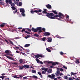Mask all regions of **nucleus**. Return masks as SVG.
<instances>
[{
  "label": "nucleus",
  "mask_w": 80,
  "mask_h": 80,
  "mask_svg": "<svg viewBox=\"0 0 80 80\" xmlns=\"http://www.w3.org/2000/svg\"><path fill=\"white\" fill-rule=\"evenodd\" d=\"M46 15L47 17H48L49 18H50V19H55V17H59V18H56V19L60 20L62 18H64V15H63V14L60 12L59 13L58 15L57 14L55 15H54V14L53 13H48Z\"/></svg>",
  "instance_id": "1"
},
{
  "label": "nucleus",
  "mask_w": 80,
  "mask_h": 80,
  "mask_svg": "<svg viewBox=\"0 0 80 80\" xmlns=\"http://www.w3.org/2000/svg\"><path fill=\"white\" fill-rule=\"evenodd\" d=\"M31 30L34 32H38V33H42V28L41 27H39L37 28L36 29L34 28H32L31 29Z\"/></svg>",
  "instance_id": "2"
},
{
  "label": "nucleus",
  "mask_w": 80,
  "mask_h": 80,
  "mask_svg": "<svg viewBox=\"0 0 80 80\" xmlns=\"http://www.w3.org/2000/svg\"><path fill=\"white\" fill-rule=\"evenodd\" d=\"M48 63L49 64L50 63H52V65H53L50 66V68H53V66L56 65H58V64H59V63L58 62H53L52 61H48Z\"/></svg>",
  "instance_id": "3"
},
{
  "label": "nucleus",
  "mask_w": 80,
  "mask_h": 80,
  "mask_svg": "<svg viewBox=\"0 0 80 80\" xmlns=\"http://www.w3.org/2000/svg\"><path fill=\"white\" fill-rule=\"evenodd\" d=\"M7 4H10L12 7H14L15 4L12 2V0H6Z\"/></svg>",
  "instance_id": "4"
},
{
  "label": "nucleus",
  "mask_w": 80,
  "mask_h": 80,
  "mask_svg": "<svg viewBox=\"0 0 80 80\" xmlns=\"http://www.w3.org/2000/svg\"><path fill=\"white\" fill-rule=\"evenodd\" d=\"M51 75H48V77L49 78H51L52 80H53V79L55 80V75L53 74H51Z\"/></svg>",
  "instance_id": "5"
},
{
  "label": "nucleus",
  "mask_w": 80,
  "mask_h": 80,
  "mask_svg": "<svg viewBox=\"0 0 80 80\" xmlns=\"http://www.w3.org/2000/svg\"><path fill=\"white\" fill-rule=\"evenodd\" d=\"M34 56H35L36 58H39V57H44V56L43 55H41L40 54H38L37 55H34Z\"/></svg>",
  "instance_id": "6"
},
{
  "label": "nucleus",
  "mask_w": 80,
  "mask_h": 80,
  "mask_svg": "<svg viewBox=\"0 0 80 80\" xmlns=\"http://www.w3.org/2000/svg\"><path fill=\"white\" fill-rule=\"evenodd\" d=\"M43 34L44 36H49V35H50V33L48 32H45Z\"/></svg>",
  "instance_id": "7"
},
{
  "label": "nucleus",
  "mask_w": 80,
  "mask_h": 80,
  "mask_svg": "<svg viewBox=\"0 0 80 80\" xmlns=\"http://www.w3.org/2000/svg\"><path fill=\"white\" fill-rule=\"evenodd\" d=\"M46 7L48 9H52V6L50 4H48L46 5Z\"/></svg>",
  "instance_id": "8"
},
{
  "label": "nucleus",
  "mask_w": 80,
  "mask_h": 80,
  "mask_svg": "<svg viewBox=\"0 0 80 80\" xmlns=\"http://www.w3.org/2000/svg\"><path fill=\"white\" fill-rule=\"evenodd\" d=\"M35 13H39L40 12V13H41L42 12V10L41 9H39V10H36V11H35Z\"/></svg>",
  "instance_id": "9"
},
{
  "label": "nucleus",
  "mask_w": 80,
  "mask_h": 80,
  "mask_svg": "<svg viewBox=\"0 0 80 80\" xmlns=\"http://www.w3.org/2000/svg\"><path fill=\"white\" fill-rule=\"evenodd\" d=\"M48 42H49V43H51L52 42V38H48Z\"/></svg>",
  "instance_id": "10"
},
{
  "label": "nucleus",
  "mask_w": 80,
  "mask_h": 80,
  "mask_svg": "<svg viewBox=\"0 0 80 80\" xmlns=\"http://www.w3.org/2000/svg\"><path fill=\"white\" fill-rule=\"evenodd\" d=\"M43 11H42L43 13L44 14H46L47 15V9H43Z\"/></svg>",
  "instance_id": "11"
},
{
  "label": "nucleus",
  "mask_w": 80,
  "mask_h": 80,
  "mask_svg": "<svg viewBox=\"0 0 80 80\" xmlns=\"http://www.w3.org/2000/svg\"><path fill=\"white\" fill-rule=\"evenodd\" d=\"M7 58H9V59H10V60H14V58H13L12 57H10L9 56H8L7 57Z\"/></svg>",
  "instance_id": "12"
},
{
  "label": "nucleus",
  "mask_w": 80,
  "mask_h": 80,
  "mask_svg": "<svg viewBox=\"0 0 80 80\" xmlns=\"http://www.w3.org/2000/svg\"><path fill=\"white\" fill-rule=\"evenodd\" d=\"M20 12H22V13H25V10L23 9H20Z\"/></svg>",
  "instance_id": "13"
},
{
  "label": "nucleus",
  "mask_w": 80,
  "mask_h": 80,
  "mask_svg": "<svg viewBox=\"0 0 80 80\" xmlns=\"http://www.w3.org/2000/svg\"><path fill=\"white\" fill-rule=\"evenodd\" d=\"M57 76H58V75L60 74V71L58 70L57 71V73H55Z\"/></svg>",
  "instance_id": "14"
},
{
  "label": "nucleus",
  "mask_w": 80,
  "mask_h": 80,
  "mask_svg": "<svg viewBox=\"0 0 80 80\" xmlns=\"http://www.w3.org/2000/svg\"><path fill=\"white\" fill-rule=\"evenodd\" d=\"M32 77L33 78H34L35 79H38V78L35 75L32 76Z\"/></svg>",
  "instance_id": "15"
},
{
  "label": "nucleus",
  "mask_w": 80,
  "mask_h": 80,
  "mask_svg": "<svg viewBox=\"0 0 80 80\" xmlns=\"http://www.w3.org/2000/svg\"><path fill=\"white\" fill-rule=\"evenodd\" d=\"M55 47V46H53L52 47H50V48L51 49V50H56V48H53Z\"/></svg>",
  "instance_id": "16"
},
{
  "label": "nucleus",
  "mask_w": 80,
  "mask_h": 80,
  "mask_svg": "<svg viewBox=\"0 0 80 80\" xmlns=\"http://www.w3.org/2000/svg\"><path fill=\"white\" fill-rule=\"evenodd\" d=\"M56 37H57V38H60L61 39V38H64V37H62V38H61V37L59 36L58 35H57L56 36Z\"/></svg>",
  "instance_id": "17"
},
{
  "label": "nucleus",
  "mask_w": 80,
  "mask_h": 80,
  "mask_svg": "<svg viewBox=\"0 0 80 80\" xmlns=\"http://www.w3.org/2000/svg\"><path fill=\"white\" fill-rule=\"evenodd\" d=\"M76 74H77V73L76 72H71V75H76Z\"/></svg>",
  "instance_id": "18"
},
{
  "label": "nucleus",
  "mask_w": 80,
  "mask_h": 80,
  "mask_svg": "<svg viewBox=\"0 0 80 80\" xmlns=\"http://www.w3.org/2000/svg\"><path fill=\"white\" fill-rule=\"evenodd\" d=\"M5 23H3L2 24H1L0 25V27H2V28H3L4 26H5Z\"/></svg>",
  "instance_id": "19"
},
{
  "label": "nucleus",
  "mask_w": 80,
  "mask_h": 80,
  "mask_svg": "<svg viewBox=\"0 0 80 80\" xmlns=\"http://www.w3.org/2000/svg\"><path fill=\"white\" fill-rule=\"evenodd\" d=\"M35 11H36V10L34 11L33 10H32L31 11V13L32 14H33V13H34L35 12Z\"/></svg>",
  "instance_id": "20"
},
{
  "label": "nucleus",
  "mask_w": 80,
  "mask_h": 80,
  "mask_svg": "<svg viewBox=\"0 0 80 80\" xmlns=\"http://www.w3.org/2000/svg\"><path fill=\"white\" fill-rule=\"evenodd\" d=\"M48 73H52V70L51 69H49L48 70Z\"/></svg>",
  "instance_id": "21"
},
{
  "label": "nucleus",
  "mask_w": 80,
  "mask_h": 80,
  "mask_svg": "<svg viewBox=\"0 0 80 80\" xmlns=\"http://www.w3.org/2000/svg\"><path fill=\"white\" fill-rule=\"evenodd\" d=\"M30 45V44H25L24 46V47H29Z\"/></svg>",
  "instance_id": "22"
},
{
  "label": "nucleus",
  "mask_w": 80,
  "mask_h": 80,
  "mask_svg": "<svg viewBox=\"0 0 80 80\" xmlns=\"http://www.w3.org/2000/svg\"><path fill=\"white\" fill-rule=\"evenodd\" d=\"M32 72L33 73H36V70H32Z\"/></svg>",
  "instance_id": "23"
},
{
  "label": "nucleus",
  "mask_w": 80,
  "mask_h": 80,
  "mask_svg": "<svg viewBox=\"0 0 80 80\" xmlns=\"http://www.w3.org/2000/svg\"><path fill=\"white\" fill-rule=\"evenodd\" d=\"M46 50L49 52H51V50L48 48H46Z\"/></svg>",
  "instance_id": "24"
},
{
  "label": "nucleus",
  "mask_w": 80,
  "mask_h": 80,
  "mask_svg": "<svg viewBox=\"0 0 80 80\" xmlns=\"http://www.w3.org/2000/svg\"><path fill=\"white\" fill-rule=\"evenodd\" d=\"M11 8L13 10H15L16 9V8L14 6H12L11 7Z\"/></svg>",
  "instance_id": "25"
},
{
  "label": "nucleus",
  "mask_w": 80,
  "mask_h": 80,
  "mask_svg": "<svg viewBox=\"0 0 80 80\" xmlns=\"http://www.w3.org/2000/svg\"><path fill=\"white\" fill-rule=\"evenodd\" d=\"M63 78L65 80H68V76H65L63 77Z\"/></svg>",
  "instance_id": "26"
},
{
  "label": "nucleus",
  "mask_w": 80,
  "mask_h": 80,
  "mask_svg": "<svg viewBox=\"0 0 80 80\" xmlns=\"http://www.w3.org/2000/svg\"><path fill=\"white\" fill-rule=\"evenodd\" d=\"M9 43L12 45H14L13 43V42L11 40L9 41Z\"/></svg>",
  "instance_id": "27"
},
{
  "label": "nucleus",
  "mask_w": 80,
  "mask_h": 80,
  "mask_svg": "<svg viewBox=\"0 0 80 80\" xmlns=\"http://www.w3.org/2000/svg\"><path fill=\"white\" fill-rule=\"evenodd\" d=\"M13 0L14 1V3H15V4H16L17 5V4H18V2H17L15 0Z\"/></svg>",
  "instance_id": "28"
},
{
  "label": "nucleus",
  "mask_w": 80,
  "mask_h": 80,
  "mask_svg": "<svg viewBox=\"0 0 80 80\" xmlns=\"http://www.w3.org/2000/svg\"><path fill=\"white\" fill-rule=\"evenodd\" d=\"M52 12L54 13V14H58V12L55 11H53Z\"/></svg>",
  "instance_id": "29"
},
{
  "label": "nucleus",
  "mask_w": 80,
  "mask_h": 80,
  "mask_svg": "<svg viewBox=\"0 0 80 80\" xmlns=\"http://www.w3.org/2000/svg\"><path fill=\"white\" fill-rule=\"evenodd\" d=\"M29 37H30V36L29 35H27V36H26V37H25V38H26V39H27V38H29Z\"/></svg>",
  "instance_id": "30"
},
{
  "label": "nucleus",
  "mask_w": 80,
  "mask_h": 80,
  "mask_svg": "<svg viewBox=\"0 0 80 80\" xmlns=\"http://www.w3.org/2000/svg\"><path fill=\"white\" fill-rule=\"evenodd\" d=\"M25 32L26 33H27V34H29L30 35V33L29 32L27 31H26Z\"/></svg>",
  "instance_id": "31"
},
{
  "label": "nucleus",
  "mask_w": 80,
  "mask_h": 80,
  "mask_svg": "<svg viewBox=\"0 0 80 80\" xmlns=\"http://www.w3.org/2000/svg\"><path fill=\"white\" fill-rule=\"evenodd\" d=\"M36 60L37 62L38 63H39L40 62V60L37 58H36Z\"/></svg>",
  "instance_id": "32"
},
{
  "label": "nucleus",
  "mask_w": 80,
  "mask_h": 80,
  "mask_svg": "<svg viewBox=\"0 0 80 80\" xmlns=\"http://www.w3.org/2000/svg\"><path fill=\"white\" fill-rule=\"evenodd\" d=\"M19 70H23V68L22 67V66H19Z\"/></svg>",
  "instance_id": "33"
},
{
  "label": "nucleus",
  "mask_w": 80,
  "mask_h": 80,
  "mask_svg": "<svg viewBox=\"0 0 80 80\" xmlns=\"http://www.w3.org/2000/svg\"><path fill=\"white\" fill-rule=\"evenodd\" d=\"M5 53H10V52H9V50H6L5 51Z\"/></svg>",
  "instance_id": "34"
},
{
  "label": "nucleus",
  "mask_w": 80,
  "mask_h": 80,
  "mask_svg": "<svg viewBox=\"0 0 80 80\" xmlns=\"http://www.w3.org/2000/svg\"><path fill=\"white\" fill-rule=\"evenodd\" d=\"M5 41H6V42H7L8 45H9L10 44V43H9V42H8V40H7L6 39Z\"/></svg>",
  "instance_id": "35"
},
{
  "label": "nucleus",
  "mask_w": 80,
  "mask_h": 80,
  "mask_svg": "<svg viewBox=\"0 0 80 80\" xmlns=\"http://www.w3.org/2000/svg\"><path fill=\"white\" fill-rule=\"evenodd\" d=\"M14 78H19V77H18L16 75H15L14 76Z\"/></svg>",
  "instance_id": "36"
},
{
  "label": "nucleus",
  "mask_w": 80,
  "mask_h": 80,
  "mask_svg": "<svg viewBox=\"0 0 80 80\" xmlns=\"http://www.w3.org/2000/svg\"><path fill=\"white\" fill-rule=\"evenodd\" d=\"M0 78H2V79H3L4 78H5V76H0Z\"/></svg>",
  "instance_id": "37"
},
{
  "label": "nucleus",
  "mask_w": 80,
  "mask_h": 80,
  "mask_svg": "<svg viewBox=\"0 0 80 80\" xmlns=\"http://www.w3.org/2000/svg\"><path fill=\"white\" fill-rule=\"evenodd\" d=\"M19 62L20 63H23V60L22 59L19 60Z\"/></svg>",
  "instance_id": "38"
},
{
  "label": "nucleus",
  "mask_w": 80,
  "mask_h": 80,
  "mask_svg": "<svg viewBox=\"0 0 80 80\" xmlns=\"http://www.w3.org/2000/svg\"><path fill=\"white\" fill-rule=\"evenodd\" d=\"M25 68H29L30 67H29V65H25Z\"/></svg>",
  "instance_id": "39"
},
{
  "label": "nucleus",
  "mask_w": 80,
  "mask_h": 80,
  "mask_svg": "<svg viewBox=\"0 0 80 80\" xmlns=\"http://www.w3.org/2000/svg\"><path fill=\"white\" fill-rule=\"evenodd\" d=\"M34 36H35V37H39V35H38V34H35L34 35Z\"/></svg>",
  "instance_id": "40"
},
{
  "label": "nucleus",
  "mask_w": 80,
  "mask_h": 80,
  "mask_svg": "<svg viewBox=\"0 0 80 80\" xmlns=\"http://www.w3.org/2000/svg\"><path fill=\"white\" fill-rule=\"evenodd\" d=\"M26 29L29 32H31L32 31H31V29L29 28H27Z\"/></svg>",
  "instance_id": "41"
},
{
  "label": "nucleus",
  "mask_w": 80,
  "mask_h": 80,
  "mask_svg": "<svg viewBox=\"0 0 80 80\" xmlns=\"http://www.w3.org/2000/svg\"><path fill=\"white\" fill-rule=\"evenodd\" d=\"M45 40H46V38H42V40L43 41H45Z\"/></svg>",
  "instance_id": "42"
},
{
  "label": "nucleus",
  "mask_w": 80,
  "mask_h": 80,
  "mask_svg": "<svg viewBox=\"0 0 80 80\" xmlns=\"http://www.w3.org/2000/svg\"><path fill=\"white\" fill-rule=\"evenodd\" d=\"M42 75H44V74H45V73H46V72H45V71H42Z\"/></svg>",
  "instance_id": "43"
},
{
  "label": "nucleus",
  "mask_w": 80,
  "mask_h": 80,
  "mask_svg": "<svg viewBox=\"0 0 80 80\" xmlns=\"http://www.w3.org/2000/svg\"><path fill=\"white\" fill-rule=\"evenodd\" d=\"M63 67L64 68L66 69V70H67V67L66 66H63Z\"/></svg>",
  "instance_id": "44"
},
{
  "label": "nucleus",
  "mask_w": 80,
  "mask_h": 80,
  "mask_svg": "<svg viewBox=\"0 0 80 80\" xmlns=\"http://www.w3.org/2000/svg\"><path fill=\"white\" fill-rule=\"evenodd\" d=\"M60 53L61 54V55H64V53H63V52H60Z\"/></svg>",
  "instance_id": "45"
},
{
  "label": "nucleus",
  "mask_w": 80,
  "mask_h": 80,
  "mask_svg": "<svg viewBox=\"0 0 80 80\" xmlns=\"http://www.w3.org/2000/svg\"><path fill=\"white\" fill-rule=\"evenodd\" d=\"M69 80H74L73 79H72V77H69Z\"/></svg>",
  "instance_id": "46"
},
{
  "label": "nucleus",
  "mask_w": 80,
  "mask_h": 80,
  "mask_svg": "<svg viewBox=\"0 0 80 80\" xmlns=\"http://www.w3.org/2000/svg\"><path fill=\"white\" fill-rule=\"evenodd\" d=\"M38 73L39 75H42V73H41L40 72H38Z\"/></svg>",
  "instance_id": "47"
},
{
  "label": "nucleus",
  "mask_w": 80,
  "mask_h": 80,
  "mask_svg": "<svg viewBox=\"0 0 80 80\" xmlns=\"http://www.w3.org/2000/svg\"><path fill=\"white\" fill-rule=\"evenodd\" d=\"M76 62L77 63H79V59H78L76 60Z\"/></svg>",
  "instance_id": "48"
},
{
  "label": "nucleus",
  "mask_w": 80,
  "mask_h": 80,
  "mask_svg": "<svg viewBox=\"0 0 80 80\" xmlns=\"http://www.w3.org/2000/svg\"><path fill=\"white\" fill-rule=\"evenodd\" d=\"M47 70H48V68H45V69H44V71L45 72H47Z\"/></svg>",
  "instance_id": "49"
},
{
  "label": "nucleus",
  "mask_w": 80,
  "mask_h": 80,
  "mask_svg": "<svg viewBox=\"0 0 80 80\" xmlns=\"http://www.w3.org/2000/svg\"><path fill=\"white\" fill-rule=\"evenodd\" d=\"M25 29H23L22 30H21L22 32H25Z\"/></svg>",
  "instance_id": "50"
},
{
  "label": "nucleus",
  "mask_w": 80,
  "mask_h": 80,
  "mask_svg": "<svg viewBox=\"0 0 80 80\" xmlns=\"http://www.w3.org/2000/svg\"><path fill=\"white\" fill-rule=\"evenodd\" d=\"M22 2H19V6H22Z\"/></svg>",
  "instance_id": "51"
},
{
  "label": "nucleus",
  "mask_w": 80,
  "mask_h": 80,
  "mask_svg": "<svg viewBox=\"0 0 80 80\" xmlns=\"http://www.w3.org/2000/svg\"><path fill=\"white\" fill-rule=\"evenodd\" d=\"M42 30H43V31H44V32H45V28H43L42 29Z\"/></svg>",
  "instance_id": "52"
},
{
  "label": "nucleus",
  "mask_w": 80,
  "mask_h": 80,
  "mask_svg": "<svg viewBox=\"0 0 80 80\" xmlns=\"http://www.w3.org/2000/svg\"><path fill=\"white\" fill-rule=\"evenodd\" d=\"M40 62V63L41 64H42V65H43V62H42L40 61V62Z\"/></svg>",
  "instance_id": "53"
},
{
  "label": "nucleus",
  "mask_w": 80,
  "mask_h": 80,
  "mask_svg": "<svg viewBox=\"0 0 80 80\" xmlns=\"http://www.w3.org/2000/svg\"><path fill=\"white\" fill-rule=\"evenodd\" d=\"M27 77L25 76V77H23V79H25V80H26V79H27Z\"/></svg>",
  "instance_id": "54"
},
{
  "label": "nucleus",
  "mask_w": 80,
  "mask_h": 80,
  "mask_svg": "<svg viewBox=\"0 0 80 80\" xmlns=\"http://www.w3.org/2000/svg\"><path fill=\"white\" fill-rule=\"evenodd\" d=\"M19 38L18 37L15 38L14 39H15V40H17V39H18Z\"/></svg>",
  "instance_id": "55"
},
{
  "label": "nucleus",
  "mask_w": 80,
  "mask_h": 80,
  "mask_svg": "<svg viewBox=\"0 0 80 80\" xmlns=\"http://www.w3.org/2000/svg\"><path fill=\"white\" fill-rule=\"evenodd\" d=\"M45 68H41L42 70H45Z\"/></svg>",
  "instance_id": "56"
},
{
  "label": "nucleus",
  "mask_w": 80,
  "mask_h": 80,
  "mask_svg": "<svg viewBox=\"0 0 80 80\" xmlns=\"http://www.w3.org/2000/svg\"><path fill=\"white\" fill-rule=\"evenodd\" d=\"M60 71H61V72H63V69H62V68H61L60 69Z\"/></svg>",
  "instance_id": "57"
},
{
  "label": "nucleus",
  "mask_w": 80,
  "mask_h": 80,
  "mask_svg": "<svg viewBox=\"0 0 80 80\" xmlns=\"http://www.w3.org/2000/svg\"><path fill=\"white\" fill-rule=\"evenodd\" d=\"M16 52L17 53H19L20 52H19V51L17 50L16 51Z\"/></svg>",
  "instance_id": "58"
},
{
  "label": "nucleus",
  "mask_w": 80,
  "mask_h": 80,
  "mask_svg": "<svg viewBox=\"0 0 80 80\" xmlns=\"http://www.w3.org/2000/svg\"><path fill=\"white\" fill-rule=\"evenodd\" d=\"M21 53L22 54V55H25V53L24 52H21Z\"/></svg>",
  "instance_id": "59"
},
{
  "label": "nucleus",
  "mask_w": 80,
  "mask_h": 80,
  "mask_svg": "<svg viewBox=\"0 0 80 80\" xmlns=\"http://www.w3.org/2000/svg\"><path fill=\"white\" fill-rule=\"evenodd\" d=\"M16 2L18 3V2H19V0H16Z\"/></svg>",
  "instance_id": "60"
},
{
  "label": "nucleus",
  "mask_w": 80,
  "mask_h": 80,
  "mask_svg": "<svg viewBox=\"0 0 80 80\" xmlns=\"http://www.w3.org/2000/svg\"><path fill=\"white\" fill-rule=\"evenodd\" d=\"M22 16H23L24 17V16H25V14L24 13H22Z\"/></svg>",
  "instance_id": "61"
},
{
  "label": "nucleus",
  "mask_w": 80,
  "mask_h": 80,
  "mask_svg": "<svg viewBox=\"0 0 80 80\" xmlns=\"http://www.w3.org/2000/svg\"><path fill=\"white\" fill-rule=\"evenodd\" d=\"M66 18H69V16L68 15L66 17Z\"/></svg>",
  "instance_id": "62"
},
{
  "label": "nucleus",
  "mask_w": 80,
  "mask_h": 80,
  "mask_svg": "<svg viewBox=\"0 0 80 80\" xmlns=\"http://www.w3.org/2000/svg\"><path fill=\"white\" fill-rule=\"evenodd\" d=\"M22 67V68H25V65Z\"/></svg>",
  "instance_id": "63"
},
{
  "label": "nucleus",
  "mask_w": 80,
  "mask_h": 80,
  "mask_svg": "<svg viewBox=\"0 0 80 80\" xmlns=\"http://www.w3.org/2000/svg\"><path fill=\"white\" fill-rule=\"evenodd\" d=\"M16 48H17L18 49H20V48L18 47H16Z\"/></svg>",
  "instance_id": "64"
}]
</instances>
